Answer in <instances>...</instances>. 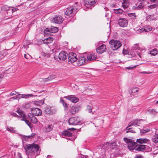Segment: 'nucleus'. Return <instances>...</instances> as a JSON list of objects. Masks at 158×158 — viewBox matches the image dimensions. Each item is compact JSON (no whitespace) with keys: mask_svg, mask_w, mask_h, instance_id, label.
Wrapping results in <instances>:
<instances>
[{"mask_svg":"<svg viewBox=\"0 0 158 158\" xmlns=\"http://www.w3.org/2000/svg\"><path fill=\"white\" fill-rule=\"evenodd\" d=\"M124 141L125 142L127 143H129L130 144L132 141L133 140L132 139H128L127 138H124L123 139Z\"/></svg>","mask_w":158,"mask_h":158,"instance_id":"nucleus-39","label":"nucleus"},{"mask_svg":"<svg viewBox=\"0 0 158 158\" xmlns=\"http://www.w3.org/2000/svg\"><path fill=\"white\" fill-rule=\"evenodd\" d=\"M70 125H80L81 124V121L77 117H75L70 118L69 120Z\"/></svg>","mask_w":158,"mask_h":158,"instance_id":"nucleus-6","label":"nucleus"},{"mask_svg":"<svg viewBox=\"0 0 158 158\" xmlns=\"http://www.w3.org/2000/svg\"><path fill=\"white\" fill-rule=\"evenodd\" d=\"M147 112L148 113L150 114H153V112L157 113L158 112L156 111V109H152L148 110L147 111Z\"/></svg>","mask_w":158,"mask_h":158,"instance_id":"nucleus-36","label":"nucleus"},{"mask_svg":"<svg viewBox=\"0 0 158 158\" xmlns=\"http://www.w3.org/2000/svg\"><path fill=\"white\" fill-rule=\"evenodd\" d=\"M16 112L19 114L20 117L23 118V119L21 120L24 121L25 122V123L27 125L31 128L33 126V125L29 120L26 119L25 115L23 113V112L22 111L20 110H18L16 111Z\"/></svg>","mask_w":158,"mask_h":158,"instance_id":"nucleus-5","label":"nucleus"},{"mask_svg":"<svg viewBox=\"0 0 158 158\" xmlns=\"http://www.w3.org/2000/svg\"><path fill=\"white\" fill-rule=\"evenodd\" d=\"M110 47L114 51L117 50L120 48L122 44L121 43L119 40H111L109 42Z\"/></svg>","mask_w":158,"mask_h":158,"instance_id":"nucleus-3","label":"nucleus"},{"mask_svg":"<svg viewBox=\"0 0 158 158\" xmlns=\"http://www.w3.org/2000/svg\"><path fill=\"white\" fill-rule=\"evenodd\" d=\"M87 60L84 56H81L78 58V64L79 66H81L84 64H87Z\"/></svg>","mask_w":158,"mask_h":158,"instance_id":"nucleus-10","label":"nucleus"},{"mask_svg":"<svg viewBox=\"0 0 158 158\" xmlns=\"http://www.w3.org/2000/svg\"><path fill=\"white\" fill-rule=\"evenodd\" d=\"M31 112L32 114L36 116H40L41 115L42 112L41 110L37 108H31Z\"/></svg>","mask_w":158,"mask_h":158,"instance_id":"nucleus-12","label":"nucleus"},{"mask_svg":"<svg viewBox=\"0 0 158 158\" xmlns=\"http://www.w3.org/2000/svg\"><path fill=\"white\" fill-rule=\"evenodd\" d=\"M61 133L62 135L64 136L70 137L73 135L72 133L68 130H64Z\"/></svg>","mask_w":158,"mask_h":158,"instance_id":"nucleus-23","label":"nucleus"},{"mask_svg":"<svg viewBox=\"0 0 158 158\" xmlns=\"http://www.w3.org/2000/svg\"><path fill=\"white\" fill-rule=\"evenodd\" d=\"M15 94H14V93H10V96H13V95H15Z\"/></svg>","mask_w":158,"mask_h":158,"instance_id":"nucleus-63","label":"nucleus"},{"mask_svg":"<svg viewBox=\"0 0 158 158\" xmlns=\"http://www.w3.org/2000/svg\"><path fill=\"white\" fill-rule=\"evenodd\" d=\"M150 54L152 55L155 56L157 54V50L156 49H155L152 50L150 52Z\"/></svg>","mask_w":158,"mask_h":158,"instance_id":"nucleus-40","label":"nucleus"},{"mask_svg":"<svg viewBox=\"0 0 158 158\" xmlns=\"http://www.w3.org/2000/svg\"><path fill=\"white\" fill-rule=\"evenodd\" d=\"M146 145L143 144H139L138 147L136 149V150L139 151H142L145 150Z\"/></svg>","mask_w":158,"mask_h":158,"instance_id":"nucleus-24","label":"nucleus"},{"mask_svg":"<svg viewBox=\"0 0 158 158\" xmlns=\"http://www.w3.org/2000/svg\"><path fill=\"white\" fill-rule=\"evenodd\" d=\"M18 10V9L17 8H13V9H12V12H15Z\"/></svg>","mask_w":158,"mask_h":158,"instance_id":"nucleus-54","label":"nucleus"},{"mask_svg":"<svg viewBox=\"0 0 158 158\" xmlns=\"http://www.w3.org/2000/svg\"><path fill=\"white\" fill-rule=\"evenodd\" d=\"M2 10H3L4 11H7L9 10V7L6 5H5L2 7Z\"/></svg>","mask_w":158,"mask_h":158,"instance_id":"nucleus-42","label":"nucleus"},{"mask_svg":"<svg viewBox=\"0 0 158 158\" xmlns=\"http://www.w3.org/2000/svg\"><path fill=\"white\" fill-rule=\"evenodd\" d=\"M44 103V102H42V100H40L39 101H35V104L37 106H41L42 104L43 105Z\"/></svg>","mask_w":158,"mask_h":158,"instance_id":"nucleus-38","label":"nucleus"},{"mask_svg":"<svg viewBox=\"0 0 158 158\" xmlns=\"http://www.w3.org/2000/svg\"><path fill=\"white\" fill-rule=\"evenodd\" d=\"M31 104V103H27L25 106V108H29V106H30V105Z\"/></svg>","mask_w":158,"mask_h":158,"instance_id":"nucleus-53","label":"nucleus"},{"mask_svg":"<svg viewBox=\"0 0 158 158\" xmlns=\"http://www.w3.org/2000/svg\"><path fill=\"white\" fill-rule=\"evenodd\" d=\"M139 47L138 46V44H135L132 47V49L133 50H136L138 49Z\"/></svg>","mask_w":158,"mask_h":158,"instance_id":"nucleus-44","label":"nucleus"},{"mask_svg":"<svg viewBox=\"0 0 158 158\" xmlns=\"http://www.w3.org/2000/svg\"><path fill=\"white\" fill-rule=\"evenodd\" d=\"M139 130H140L141 133L142 134L145 133L149 131H150V130L148 129H146V130L143 129L141 130L140 129H139Z\"/></svg>","mask_w":158,"mask_h":158,"instance_id":"nucleus-43","label":"nucleus"},{"mask_svg":"<svg viewBox=\"0 0 158 158\" xmlns=\"http://www.w3.org/2000/svg\"><path fill=\"white\" fill-rule=\"evenodd\" d=\"M88 63L89 62L94 61L96 59V56L94 54H89L87 56Z\"/></svg>","mask_w":158,"mask_h":158,"instance_id":"nucleus-14","label":"nucleus"},{"mask_svg":"<svg viewBox=\"0 0 158 158\" xmlns=\"http://www.w3.org/2000/svg\"><path fill=\"white\" fill-rule=\"evenodd\" d=\"M118 23L120 27H124L127 26L128 21L126 19L119 18L118 20Z\"/></svg>","mask_w":158,"mask_h":158,"instance_id":"nucleus-7","label":"nucleus"},{"mask_svg":"<svg viewBox=\"0 0 158 158\" xmlns=\"http://www.w3.org/2000/svg\"><path fill=\"white\" fill-rule=\"evenodd\" d=\"M18 156L19 158H23L21 156V154L20 153H19L18 154Z\"/></svg>","mask_w":158,"mask_h":158,"instance_id":"nucleus-56","label":"nucleus"},{"mask_svg":"<svg viewBox=\"0 0 158 158\" xmlns=\"http://www.w3.org/2000/svg\"><path fill=\"white\" fill-rule=\"evenodd\" d=\"M117 147L116 141H114L111 143L107 142L106 144H103L102 147L103 149L108 150L109 148L111 149H116Z\"/></svg>","mask_w":158,"mask_h":158,"instance_id":"nucleus-4","label":"nucleus"},{"mask_svg":"<svg viewBox=\"0 0 158 158\" xmlns=\"http://www.w3.org/2000/svg\"><path fill=\"white\" fill-rule=\"evenodd\" d=\"M153 142L156 143H158V135L156 134L154 135L152 138Z\"/></svg>","mask_w":158,"mask_h":158,"instance_id":"nucleus-34","label":"nucleus"},{"mask_svg":"<svg viewBox=\"0 0 158 158\" xmlns=\"http://www.w3.org/2000/svg\"><path fill=\"white\" fill-rule=\"evenodd\" d=\"M122 6H123L124 9L127 7L128 6V5L126 0H124L123 1V2H122Z\"/></svg>","mask_w":158,"mask_h":158,"instance_id":"nucleus-41","label":"nucleus"},{"mask_svg":"<svg viewBox=\"0 0 158 158\" xmlns=\"http://www.w3.org/2000/svg\"><path fill=\"white\" fill-rule=\"evenodd\" d=\"M52 157V156H51V155H48L47 156V158H51Z\"/></svg>","mask_w":158,"mask_h":158,"instance_id":"nucleus-61","label":"nucleus"},{"mask_svg":"<svg viewBox=\"0 0 158 158\" xmlns=\"http://www.w3.org/2000/svg\"><path fill=\"white\" fill-rule=\"evenodd\" d=\"M68 55V54L66 52L62 51L59 53L58 57L60 60H64Z\"/></svg>","mask_w":158,"mask_h":158,"instance_id":"nucleus-13","label":"nucleus"},{"mask_svg":"<svg viewBox=\"0 0 158 158\" xmlns=\"http://www.w3.org/2000/svg\"><path fill=\"white\" fill-rule=\"evenodd\" d=\"M46 54L45 53H43V56H45L46 55Z\"/></svg>","mask_w":158,"mask_h":158,"instance_id":"nucleus-64","label":"nucleus"},{"mask_svg":"<svg viewBox=\"0 0 158 158\" xmlns=\"http://www.w3.org/2000/svg\"><path fill=\"white\" fill-rule=\"evenodd\" d=\"M138 146L137 143L135 142L132 141L130 144H128L127 147L130 150H134Z\"/></svg>","mask_w":158,"mask_h":158,"instance_id":"nucleus-16","label":"nucleus"},{"mask_svg":"<svg viewBox=\"0 0 158 158\" xmlns=\"http://www.w3.org/2000/svg\"><path fill=\"white\" fill-rule=\"evenodd\" d=\"M130 126H129V125H128V126H127L126 128V132L127 133H129V132H131L132 133H135V132L132 129V128H130L129 127Z\"/></svg>","mask_w":158,"mask_h":158,"instance_id":"nucleus-31","label":"nucleus"},{"mask_svg":"<svg viewBox=\"0 0 158 158\" xmlns=\"http://www.w3.org/2000/svg\"><path fill=\"white\" fill-rule=\"evenodd\" d=\"M106 50V46L103 44L97 48V52L98 53H102Z\"/></svg>","mask_w":158,"mask_h":158,"instance_id":"nucleus-15","label":"nucleus"},{"mask_svg":"<svg viewBox=\"0 0 158 158\" xmlns=\"http://www.w3.org/2000/svg\"><path fill=\"white\" fill-rule=\"evenodd\" d=\"M96 0H85V5H93L96 2Z\"/></svg>","mask_w":158,"mask_h":158,"instance_id":"nucleus-25","label":"nucleus"},{"mask_svg":"<svg viewBox=\"0 0 158 158\" xmlns=\"http://www.w3.org/2000/svg\"><path fill=\"white\" fill-rule=\"evenodd\" d=\"M50 30L51 33H55L58 31V29L56 27L52 26L51 27Z\"/></svg>","mask_w":158,"mask_h":158,"instance_id":"nucleus-29","label":"nucleus"},{"mask_svg":"<svg viewBox=\"0 0 158 158\" xmlns=\"http://www.w3.org/2000/svg\"><path fill=\"white\" fill-rule=\"evenodd\" d=\"M24 148L27 155H29L31 153L34 154L39 150V146L35 143L27 144L24 146Z\"/></svg>","mask_w":158,"mask_h":158,"instance_id":"nucleus-1","label":"nucleus"},{"mask_svg":"<svg viewBox=\"0 0 158 158\" xmlns=\"http://www.w3.org/2000/svg\"><path fill=\"white\" fill-rule=\"evenodd\" d=\"M27 118L33 123H36L38 121L36 118L33 116L32 114H31V115H28Z\"/></svg>","mask_w":158,"mask_h":158,"instance_id":"nucleus-19","label":"nucleus"},{"mask_svg":"<svg viewBox=\"0 0 158 158\" xmlns=\"http://www.w3.org/2000/svg\"><path fill=\"white\" fill-rule=\"evenodd\" d=\"M128 15V16L130 17L133 20L136 19V16L135 13H129Z\"/></svg>","mask_w":158,"mask_h":158,"instance_id":"nucleus-33","label":"nucleus"},{"mask_svg":"<svg viewBox=\"0 0 158 158\" xmlns=\"http://www.w3.org/2000/svg\"><path fill=\"white\" fill-rule=\"evenodd\" d=\"M77 2H76L74 6L68 7L66 9L65 15L68 16L72 14H76L77 10L80 7V6L77 5Z\"/></svg>","mask_w":158,"mask_h":158,"instance_id":"nucleus-2","label":"nucleus"},{"mask_svg":"<svg viewBox=\"0 0 158 158\" xmlns=\"http://www.w3.org/2000/svg\"><path fill=\"white\" fill-rule=\"evenodd\" d=\"M141 120H139L137 119L133 120L129 123V126H134L136 127L138 126H139L138 124L140 123V121Z\"/></svg>","mask_w":158,"mask_h":158,"instance_id":"nucleus-17","label":"nucleus"},{"mask_svg":"<svg viewBox=\"0 0 158 158\" xmlns=\"http://www.w3.org/2000/svg\"><path fill=\"white\" fill-rule=\"evenodd\" d=\"M69 130H73V131H74V130H76L75 129H74V128H70V129H69Z\"/></svg>","mask_w":158,"mask_h":158,"instance_id":"nucleus-62","label":"nucleus"},{"mask_svg":"<svg viewBox=\"0 0 158 158\" xmlns=\"http://www.w3.org/2000/svg\"><path fill=\"white\" fill-rule=\"evenodd\" d=\"M1 54L3 56H5L6 55V51L1 52Z\"/></svg>","mask_w":158,"mask_h":158,"instance_id":"nucleus-52","label":"nucleus"},{"mask_svg":"<svg viewBox=\"0 0 158 158\" xmlns=\"http://www.w3.org/2000/svg\"><path fill=\"white\" fill-rule=\"evenodd\" d=\"M114 12L116 14H121L123 12V10L120 8L113 10Z\"/></svg>","mask_w":158,"mask_h":158,"instance_id":"nucleus-28","label":"nucleus"},{"mask_svg":"<svg viewBox=\"0 0 158 158\" xmlns=\"http://www.w3.org/2000/svg\"><path fill=\"white\" fill-rule=\"evenodd\" d=\"M87 110L90 113L92 112V109L90 106L88 105L87 106Z\"/></svg>","mask_w":158,"mask_h":158,"instance_id":"nucleus-48","label":"nucleus"},{"mask_svg":"<svg viewBox=\"0 0 158 158\" xmlns=\"http://www.w3.org/2000/svg\"><path fill=\"white\" fill-rule=\"evenodd\" d=\"M151 28L149 27L148 28V30H147L144 28L140 27V28L137 30V33H140L144 31L145 32H147L149 31H150L151 30Z\"/></svg>","mask_w":158,"mask_h":158,"instance_id":"nucleus-26","label":"nucleus"},{"mask_svg":"<svg viewBox=\"0 0 158 158\" xmlns=\"http://www.w3.org/2000/svg\"><path fill=\"white\" fill-rule=\"evenodd\" d=\"M149 139L147 138H140L137 139L136 140V142L137 143L142 144L147 143L148 142Z\"/></svg>","mask_w":158,"mask_h":158,"instance_id":"nucleus-21","label":"nucleus"},{"mask_svg":"<svg viewBox=\"0 0 158 158\" xmlns=\"http://www.w3.org/2000/svg\"><path fill=\"white\" fill-rule=\"evenodd\" d=\"M152 72H149V73H147L146 72H143L142 73L144 74V73H147V74H150L152 73Z\"/></svg>","mask_w":158,"mask_h":158,"instance_id":"nucleus-58","label":"nucleus"},{"mask_svg":"<svg viewBox=\"0 0 158 158\" xmlns=\"http://www.w3.org/2000/svg\"><path fill=\"white\" fill-rule=\"evenodd\" d=\"M77 111V108L75 106L72 107L70 110V112L72 114H75Z\"/></svg>","mask_w":158,"mask_h":158,"instance_id":"nucleus-32","label":"nucleus"},{"mask_svg":"<svg viewBox=\"0 0 158 158\" xmlns=\"http://www.w3.org/2000/svg\"><path fill=\"white\" fill-rule=\"evenodd\" d=\"M64 98L70 100L72 102L76 103L79 100L78 98L74 96L73 95H68L67 96L64 97Z\"/></svg>","mask_w":158,"mask_h":158,"instance_id":"nucleus-11","label":"nucleus"},{"mask_svg":"<svg viewBox=\"0 0 158 158\" xmlns=\"http://www.w3.org/2000/svg\"><path fill=\"white\" fill-rule=\"evenodd\" d=\"M56 77L55 76L53 75H51L47 78L45 79V81H49L52 80Z\"/></svg>","mask_w":158,"mask_h":158,"instance_id":"nucleus-30","label":"nucleus"},{"mask_svg":"<svg viewBox=\"0 0 158 158\" xmlns=\"http://www.w3.org/2000/svg\"><path fill=\"white\" fill-rule=\"evenodd\" d=\"M144 6V4L142 2H140L139 3H137L135 4V6H134V7L135 9L140 10L143 8Z\"/></svg>","mask_w":158,"mask_h":158,"instance_id":"nucleus-20","label":"nucleus"},{"mask_svg":"<svg viewBox=\"0 0 158 158\" xmlns=\"http://www.w3.org/2000/svg\"><path fill=\"white\" fill-rule=\"evenodd\" d=\"M142 156L141 155H137L136 156L135 158H142Z\"/></svg>","mask_w":158,"mask_h":158,"instance_id":"nucleus-55","label":"nucleus"},{"mask_svg":"<svg viewBox=\"0 0 158 158\" xmlns=\"http://www.w3.org/2000/svg\"><path fill=\"white\" fill-rule=\"evenodd\" d=\"M54 127L53 126L52 124L47 125L43 128V131L45 132H48L51 131Z\"/></svg>","mask_w":158,"mask_h":158,"instance_id":"nucleus-18","label":"nucleus"},{"mask_svg":"<svg viewBox=\"0 0 158 158\" xmlns=\"http://www.w3.org/2000/svg\"><path fill=\"white\" fill-rule=\"evenodd\" d=\"M45 113L48 114H50L51 112V108L50 107H47L45 108L44 110Z\"/></svg>","mask_w":158,"mask_h":158,"instance_id":"nucleus-35","label":"nucleus"},{"mask_svg":"<svg viewBox=\"0 0 158 158\" xmlns=\"http://www.w3.org/2000/svg\"><path fill=\"white\" fill-rule=\"evenodd\" d=\"M69 62L73 63L77 60V55L73 52H71L68 55Z\"/></svg>","mask_w":158,"mask_h":158,"instance_id":"nucleus-8","label":"nucleus"},{"mask_svg":"<svg viewBox=\"0 0 158 158\" xmlns=\"http://www.w3.org/2000/svg\"><path fill=\"white\" fill-rule=\"evenodd\" d=\"M6 130L10 132H14L15 131L14 129L11 127H7L6 128Z\"/></svg>","mask_w":158,"mask_h":158,"instance_id":"nucleus-46","label":"nucleus"},{"mask_svg":"<svg viewBox=\"0 0 158 158\" xmlns=\"http://www.w3.org/2000/svg\"><path fill=\"white\" fill-rule=\"evenodd\" d=\"M48 32H49V30L48 28H46L44 31V32L45 34H48L47 33Z\"/></svg>","mask_w":158,"mask_h":158,"instance_id":"nucleus-51","label":"nucleus"},{"mask_svg":"<svg viewBox=\"0 0 158 158\" xmlns=\"http://www.w3.org/2000/svg\"><path fill=\"white\" fill-rule=\"evenodd\" d=\"M138 89L136 87L132 88L129 91V93L132 95H135L137 94Z\"/></svg>","mask_w":158,"mask_h":158,"instance_id":"nucleus-22","label":"nucleus"},{"mask_svg":"<svg viewBox=\"0 0 158 158\" xmlns=\"http://www.w3.org/2000/svg\"><path fill=\"white\" fill-rule=\"evenodd\" d=\"M60 102L64 106V110H66L68 108L67 104L65 102L64 100L62 99L61 97L60 98Z\"/></svg>","mask_w":158,"mask_h":158,"instance_id":"nucleus-27","label":"nucleus"},{"mask_svg":"<svg viewBox=\"0 0 158 158\" xmlns=\"http://www.w3.org/2000/svg\"><path fill=\"white\" fill-rule=\"evenodd\" d=\"M10 114L12 116H13L15 117H20L19 116V115H18L16 113L13 112H11L10 113Z\"/></svg>","mask_w":158,"mask_h":158,"instance_id":"nucleus-47","label":"nucleus"},{"mask_svg":"<svg viewBox=\"0 0 158 158\" xmlns=\"http://www.w3.org/2000/svg\"><path fill=\"white\" fill-rule=\"evenodd\" d=\"M64 19L61 16L56 15L52 19L53 21L56 23L60 24L62 23Z\"/></svg>","mask_w":158,"mask_h":158,"instance_id":"nucleus-9","label":"nucleus"},{"mask_svg":"<svg viewBox=\"0 0 158 158\" xmlns=\"http://www.w3.org/2000/svg\"><path fill=\"white\" fill-rule=\"evenodd\" d=\"M53 39L52 37H49L46 39V42L47 43H50L51 41L53 40Z\"/></svg>","mask_w":158,"mask_h":158,"instance_id":"nucleus-45","label":"nucleus"},{"mask_svg":"<svg viewBox=\"0 0 158 158\" xmlns=\"http://www.w3.org/2000/svg\"><path fill=\"white\" fill-rule=\"evenodd\" d=\"M81 158H88V156H83V157H81Z\"/></svg>","mask_w":158,"mask_h":158,"instance_id":"nucleus-59","label":"nucleus"},{"mask_svg":"<svg viewBox=\"0 0 158 158\" xmlns=\"http://www.w3.org/2000/svg\"><path fill=\"white\" fill-rule=\"evenodd\" d=\"M157 6V5L156 4H154L153 5H150L149 7L151 9H153L156 8Z\"/></svg>","mask_w":158,"mask_h":158,"instance_id":"nucleus-49","label":"nucleus"},{"mask_svg":"<svg viewBox=\"0 0 158 158\" xmlns=\"http://www.w3.org/2000/svg\"><path fill=\"white\" fill-rule=\"evenodd\" d=\"M149 1L150 3H156L158 2V0H149Z\"/></svg>","mask_w":158,"mask_h":158,"instance_id":"nucleus-50","label":"nucleus"},{"mask_svg":"<svg viewBox=\"0 0 158 158\" xmlns=\"http://www.w3.org/2000/svg\"><path fill=\"white\" fill-rule=\"evenodd\" d=\"M31 138V136L30 135H28L27 136H25V138L26 139V138H27L28 139H30Z\"/></svg>","mask_w":158,"mask_h":158,"instance_id":"nucleus-57","label":"nucleus"},{"mask_svg":"<svg viewBox=\"0 0 158 158\" xmlns=\"http://www.w3.org/2000/svg\"><path fill=\"white\" fill-rule=\"evenodd\" d=\"M19 95L21 96V98H27V97H31L33 96L32 94H19Z\"/></svg>","mask_w":158,"mask_h":158,"instance_id":"nucleus-37","label":"nucleus"},{"mask_svg":"<svg viewBox=\"0 0 158 158\" xmlns=\"http://www.w3.org/2000/svg\"><path fill=\"white\" fill-rule=\"evenodd\" d=\"M35 134H34V133H32V134H31L30 135L31 137L35 136Z\"/></svg>","mask_w":158,"mask_h":158,"instance_id":"nucleus-60","label":"nucleus"}]
</instances>
